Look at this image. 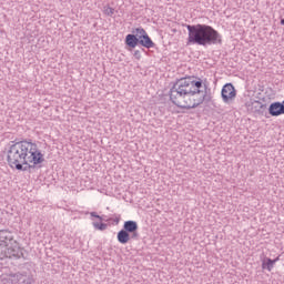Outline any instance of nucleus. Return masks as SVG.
<instances>
[{
	"mask_svg": "<svg viewBox=\"0 0 284 284\" xmlns=\"http://www.w3.org/2000/svg\"><path fill=\"white\" fill-rule=\"evenodd\" d=\"M12 143L7 149L9 168L19 172H28V170L41 168V163L45 161V158H43V153H41L37 143L27 140Z\"/></svg>",
	"mask_w": 284,
	"mask_h": 284,
	"instance_id": "1",
	"label": "nucleus"
},
{
	"mask_svg": "<svg viewBox=\"0 0 284 284\" xmlns=\"http://www.w3.org/2000/svg\"><path fill=\"white\" fill-rule=\"evenodd\" d=\"M189 31L187 45H221L223 37L216 29L207 24H185Z\"/></svg>",
	"mask_w": 284,
	"mask_h": 284,
	"instance_id": "2",
	"label": "nucleus"
},
{
	"mask_svg": "<svg viewBox=\"0 0 284 284\" xmlns=\"http://www.w3.org/2000/svg\"><path fill=\"white\" fill-rule=\"evenodd\" d=\"M189 90L184 110H192L199 108L204 101L206 103L212 101V93H210V89H207V84L203 83V80H191Z\"/></svg>",
	"mask_w": 284,
	"mask_h": 284,
	"instance_id": "3",
	"label": "nucleus"
},
{
	"mask_svg": "<svg viewBox=\"0 0 284 284\" xmlns=\"http://www.w3.org/2000/svg\"><path fill=\"white\" fill-rule=\"evenodd\" d=\"M191 82L192 79L182 78L173 84V87L170 89V101L173 105L185 110Z\"/></svg>",
	"mask_w": 284,
	"mask_h": 284,
	"instance_id": "4",
	"label": "nucleus"
},
{
	"mask_svg": "<svg viewBox=\"0 0 284 284\" xmlns=\"http://www.w3.org/2000/svg\"><path fill=\"white\" fill-rule=\"evenodd\" d=\"M124 43L128 48L134 49L136 45H142V48H146V50H150V48H154V41H152V38L148 34V31L143 28H135L132 33H129L125 37Z\"/></svg>",
	"mask_w": 284,
	"mask_h": 284,
	"instance_id": "5",
	"label": "nucleus"
},
{
	"mask_svg": "<svg viewBox=\"0 0 284 284\" xmlns=\"http://www.w3.org/2000/svg\"><path fill=\"white\" fill-rule=\"evenodd\" d=\"M139 241V223L136 221H125L123 229L118 232V241L121 245H126L130 241Z\"/></svg>",
	"mask_w": 284,
	"mask_h": 284,
	"instance_id": "6",
	"label": "nucleus"
},
{
	"mask_svg": "<svg viewBox=\"0 0 284 284\" xmlns=\"http://www.w3.org/2000/svg\"><path fill=\"white\" fill-rule=\"evenodd\" d=\"M222 101L225 103H232L234 99H236V89L234 84L226 83L223 85L221 91Z\"/></svg>",
	"mask_w": 284,
	"mask_h": 284,
	"instance_id": "7",
	"label": "nucleus"
},
{
	"mask_svg": "<svg viewBox=\"0 0 284 284\" xmlns=\"http://www.w3.org/2000/svg\"><path fill=\"white\" fill-rule=\"evenodd\" d=\"M265 108H267V104H263L258 100H254L246 103L247 112H250L251 114L263 115Z\"/></svg>",
	"mask_w": 284,
	"mask_h": 284,
	"instance_id": "8",
	"label": "nucleus"
},
{
	"mask_svg": "<svg viewBox=\"0 0 284 284\" xmlns=\"http://www.w3.org/2000/svg\"><path fill=\"white\" fill-rule=\"evenodd\" d=\"M14 241V235L8 230H0V247H8L12 245Z\"/></svg>",
	"mask_w": 284,
	"mask_h": 284,
	"instance_id": "9",
	"label": "nucleus"
},
{
	"mask_svg": "<svg viewBox=\"0 0 284 284\" xmlns=\"http://www.w3.org/2000/svg\"><path fill=\"white\" fill-rule=\"evenodd\" d=\"M268 114L271 116H281V114H284V100L282 102H272L268 106Z\"/></svg>",
	"mask_w": 284,
	"mask_h": 284,
	"instance_id": "10",
	"label": "nucleus"
},
{
	"mask_svg": "<svg viewBox=\"0 0 284 284\" xmlns=\"http://www.w3.org/2000/svg\"><path fill=\"white\" fill-rule=\"evenodd\" d=\"M275 263H276V260H272V258L267 257L262 263V270H267L268 272H272Z\"/></svg>",
	"mask_w": 284,
	"mask_h": 284,
	"instance_id": "11",
	"label": "nucleus"
},
{
	"mask_svg": "<svg viewBox=\"0 0 284 284\" xmlns=\"http://www.w3.org/2000/svg\"><path fill=\"white\" fill-rule=\"evenodd\" d=\"M93 227L95 230H100V232H104V230H108V224L99 223V222H93Z\"/></svg>",
	"mask_w": 284,
	"mask_h": 284,
	"instance_id": "12",
	"label": "nucleus"
},
{
	"mask_svg": "<svg viewBox=\"0 0 284 284\" xmlns=\"http://www.w3.org/2000/svg\"><path fill=\"white\" fill-rule=\"evenodd\" d=\"M104 14H106V17H112V14H114V8L105 7L104 8Z\"/></svg>",
	"mask_w": 284,
	"mask_h": 284,
	"instance_id": "13",
	"label": "nucleus"
},
{
	"mask_svg": "<svg viewBox=\"0 0 284 284\" xmlns=\"http://www.w3.org/2000/svg\"><path fill=\"white\" fill-rule=\"evenodd\" d=\"M133 57H134V59H136L138 61L141 59V51H139V50H135L134 52H133Z\"/></svg>",
	"mask_w": 284,
	"mask_h": 284,
	"instance_id": "14",
	"label": "nucleus"
},
{
	"mask_svg": "<svg viewBox=\"0 0 284 284\" xmlns=\"http://www.w3.org/2000/svg\"><path fill=\"white\" fill-rule=\"evenodd\" d=\"M91 216H93L94 219H99V221H103V217L98 215L97 212H91Z\"/></svg>",
	"mask_w": 284,
	"mask_h": 284,
	"instance_id": "15",
	"label": "nucleus"
},
{
	"mask_svg": "<svg viewBox=\"0 0 284 284\" xmlns=\"http://www.w3.org/2000/svg\"><path fill=\"white\" fill-rule=\"evenodd\" d=\"M12 256L14 257V258H21L22 256H23V253L22 252H18V253H13L12 254Z\"/></svg>",
	"mask_w": 284,
	"mask_h": 284,
	"instance_id": "16",
	"label": "nucleus"
},
{
	"mask_svg": "<svg viewBox=\"0 0 284 284\" xmlns=\"http://www.w3.org/2000/svg\"><path fill=\"white\" fill-rule=\"evenodd\" d=\"M21 284H32L30 280H23Z\"/></svg>",
	"mask_w": 284,
	"mask_h": 284,
	"instance_id": "17",
	"label": "nucleus"
},
{
	"mask_svg": "<svg viewBox=\"0 0 284 284\" xmlns=\"http://www.w3.org/2000/svg\"><path fill=\"white\" fill-rule=\"evenodd\" d=\"M281 26H284V19L281 20Z\"/></svg>",
	"mask_w": 284,
	"mask_h": 284,
	"instance_id": "18",
	"label": "nucleus"
}]
</instances>
